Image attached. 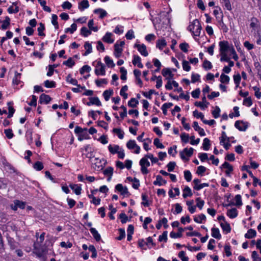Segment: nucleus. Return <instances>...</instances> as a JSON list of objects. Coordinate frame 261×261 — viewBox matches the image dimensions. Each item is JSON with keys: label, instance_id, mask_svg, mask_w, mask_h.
Listing matches in <instances>:
<instances>
[{"label": "nucleus", "instance_id": "nucleus-48", "mask_svg": "<svg viewBox=\"0 0 261 261\" xmlns=\"http://www.w3.org/2000/svg\"><path fill=\"white\" fill-rule=\"evenodd\" d=\"M44 86L48 88H54L56 87V83L54 81L46 80L44 83Z\"/></svg>", "mask_w": 261, "mask_h": 261}, {"label": "nucleus", "instance_id": "nucleus-10", "mask_svg": "<svg viewBox=\"0 0 261 261\" xmlns=\"http://www.w3.org/2000/svg\"><path fill=\"white\" fill-rule=\"evenodd\" d=\"M162 74L168 80H171L173 79L174 75L169 68L163 69Z\"/></svg>", "mask_w": 261, "mask_h": 261}, {"label": "nucleus", "instance_id": "nucleus-55", "mask_svg": "<svg viewBox=\"0 0 261 261\" xmlns=\"http://www.w3.org/2000/svg\"><path fill=\"white\" fill-rule=\"evenodd\" d=\"M66 81L73 85H77V81L76 79L72 78L70 74L68 75L66 77Z\"/></svg>", "mask_w": 261, "mask_h": 261}, {"label": "nucleus", "instance_id": "nucleus-29", "mask_svg": "<svg viewBox=\"0 0 261 261\" xmlns=\"http://www.w3.org/2000/svg\"><path fill=\"white\" fill-rule=\"evenodd\" d=\"M192 194L191 189L189 187L186 186L184 189V193L182 194L183 197L186 198L188 196L191 197Z\"/></svg>", "mask_w": 261, "mask_h": 261}, {"label": "nucleus", "instance_id": "nucleus-15", "mask_svg": "<svg viewBox=\"0 0 261 261\" xmlns=\"http://www.w3.org/2000/svg\"><path fill=\"white\" fill-rule=\"evenodd\" d=\"M133 64L134 65H137V66L139 68H142L143 67V65L141 62V58L139 56H138L137 55L134 56Z\"/></svg>", "mask_w": 261, "mask_h": 261}, {"label": "nucleus", "instance_id": "nucleus-28", "mask_svg": "<svg viewBox=\"0 0 261 261\" xmlns=\"http://www.w3.org/2000/svg\"><path fill=\"white\" fill-rule=\"evenodd\" d=\"M166 44V40L164 39L158 40L156 41V47H158L161 50L163 49Z\"/></svg>", "mask_w": 261, "mask_h": 261}, {"label": "nucleus", "instance_id": "nucleus-6", "mask_svg": "<svg viewBox=\"0 0 261 261\" xmlns=\"http://www.w3.org/2000/svg\"><path fill=\"white\" fill-rule=\"evenodd\" d=\"M95 73L97 75H104L106 74L105 65L100 61L98 62L97 64L95 69Z\"/></svg>", "mask_w": 261, "mask_h": 261}, {"label": "nucleus", "instance_id": "nucleus-52", "mask_svg": "<svg viewBox=\"0 0 261 261\" xmlns=\"http://www.w3.org/2000/svg\"><path fill=\"white\" fill-rule=\"evenodd\" d=\"M197 202L196 207L197 206L200 210H201L204 205V201L198 197L196 199Z\"/></svg>", "mask_w": 261, "mask_h": 261}, {"label": "nucleus", "instance_id": "nucleus-24", "mask_svg": "<svg viewBox=\"0 0 261 261\" xmlns=\"http://www.w3.org/2000/svg\"><path fill=\"white\" fill-rule=\"evenodd\" d=\"M84 47L86 50L84 55L87 56L92 52V47L91 44L89 42H86L84 44Z\"/></svg>", "mask_w": 261, "mask_h": 261}, {"label": "nucleus", "instance_id": "nucleus-53", "mask_svg": "<svg viewBox=\"0 0 261 261\" xmlns=\"http://www.w3.org/2000/svg\"><path fill=\"white\" fill-rule=\"evenodd\" d=\"M33 167L36 170L40 171L43 168V165L41 162L37 161L34 164Z\"/></svg>", "mask_w": 261, "mask_h": 261}, {"label": "nucleus", "instance_id": "nucleus-4", "mask_svg": "<svg viewBox=\"0 0 261 261\" xmlns=\"http://www.w3.org/2000/svg\"><path fill=\"white\" fill-rule=\"evenodd\" d=\"M194 151V149L192 147L188 149L187 148H185L183 151L180 152V156L182 160L188 161L189 159L186 158L185 155L188 157H190L192 155Z\"/></svg>", "mask_w": 261, "mask_h": 261}, {"label": "nucleus", "instance_id": "nucleus-39", "mask_svg": "<svg viewBox=\"0 0 261 261\" xmlns=\"http://www.w3.org/2000/svg\"><path fill=\"white\" fill-rule=\"evenodd\" d=\"M250 25L251 28L254 29L257 28L259 25L258 20L255 17L252 18L251 19V23Z\"/></svg>", "mask_w": 261, "mask_h": 261}, {"label": "nucleus", "instance_id": "nucleus-12", "mask_svg": "<svg viewBox=\"0 0 261 261\" xmlns=\"http://www.w3.org/2000/svg\"><path fill=\"white\" fill-rule=\"evenodd\" d=\"M193 127H194V129L196 131L198 132L200 136H204L205 135V133L204 132V129L199 126L198 123L197 122L194 121L193 122Z\"/></svg>", "mask_w": 261, "mask_h": 261}, {"label": "nucleus", "instance_id": "nucleus-11", "mask_svg": "<svg viewBox=\"0 0 261 261\" xmlns=\"http://www.w3.org/2000/svg\"><path fill=\"white\" fill-rule=\"evenodd\" d=\"M222 167L227 169L225 173L227 176H230V173L233 171V167L227 162H225Z\"/></svg>", "mask_w": 261, "mask_h": 261}, {"label": "nucleus", "instance_id": "nucleus-17", "mask_svg": "<svg viewBox=\"0 0 261 261\" xmlns=\"http://www.w3.org/2000/svg\"><path fill=\"white\" fill-rule=\"evenodd\" d=\"M227 215L231 219L234 218L238 216V211L236 208H233L227 211Z\"/></svg>", "mask_w": 261, "mask_h": 261}, {"label": "nucleus", "instance_id": "nucleus-33", "mask_svg": "<svg viewBox=\"0 0 261 261\" xmlns=\"http://www.w3.org/2000/svg\"><path fill=\"white\" fill-rule=\"evenodd\" d=\"M220 225L223 231H226V233L230 232L231 228L229 223L227 222H225L224 223H221Z\"/></svg>", "mask_w": 261, "mask_h": 261}, {"label": "nucleus", "instance_id": "nucleus-18", "mask_svg": "<svg viewBox=\"0 0 261 261\" xmlns=\"http://www.w3.org/2000/svg\"><path fill=\"white\" fill-rule=\"evenodd\" d=\"M166 181L162 178V177L161 175H157L156 177V180L153 181V184L154 185H158L159 186H161L164 184H166Z\"/></svg>", "mask_w": 261, "mask_h": 261}, {"label": "nucleus", "instance_id": "nucleus-51", "mask_svg": "<svg viewBox=\"0 0 261 261\" xmlns=\"http://www.w3.org/2000/svg\"><path fill=\"white\" fill-rule=\"evenodd\" d=\"M51 18H52L51 23L55 26V28L56 29H58L59 28V25H58V23L57 21V19H58L57 15L56 14H53Z\"/></svg>", "mask_w": 261, "mask_h": 261}, {"label": "nucleus", "instance_id": "nucleus-49", "mask_svg": "<svg viewBox=\"0 0 261 261\" xmlns=\"http://www.w3.org/2000/svg\"><path fill=\"white\" fill-rule=\"evenodd\" d=\"M138 103V101L136 98H132L128 102V106L129 107L136 108Z\"/></svg>", "mask_w": 261, "mask_h": 261}, {"label": "nucleus", "instance_id": "nucleus-23", "mask_svg": "<svg viewBox=\"0 0 261 261\" xmlns=\"http://www.w3.org/2000/svg\"><path fill=\"white\" fill-rule=\"evenodd\" d=\"M90 231L96 241H100L101 239L100 235L98 233L96 229L94 228H91Z\"/></svg>", "mask_w": 261, "mask_h": 261}, {"label": "nucleus", "instance_id": "nucleus-35", "mask_svg": "<svg viewBox=\"0 0 261 261\" xmlns=\"http://www.w3.org/2000/svg\"><path fill=\"white\" fill-rule=\"evenodd\" d=\"M91 34V31L86 27H83L81 30V34L84 37H87Z\"/></svg>", "mask_w": 261, "mask_h": 261}, {"label": "nucleus", "instance_id": "nucleus-42", "mask_svg": "<svg viewBox=\"0 0 261 261\" xmlns=\"http://www.w3.org/2000/svg\"><path fill=\"white\" fill-rule=\"evenodd\" d=\"M77 25L75 23H73L71 24V28H68L65 30V33L69 32L71 34L73 33L74 31L76 30Z\"/></svg>", "mask_w": 261, "mask_h": 261}, {"label": "nucleus", "instance_id": "nucleus-14", "mask_svg": "<svg viewBox=\"0 0 261 261\" xmlns=\"http://www.w3.org/2000/svg\"><path fill=\"white\" fill-rule=\"evenodd\" d=\"M178 231L176 232V233L173 231L171 232L170 233V237L172 238H178L181 237L182 233L184 231V229L181 227H179L178 229Z\"/></svg>", "mask_w": 261, "mask_h": 261}, {"label": "nucleus", "instance_id": "nucleus-40", "mask_svg": "<svg viewBox=\"0 0 261 261\" xmlns=\"http://www.w3.org/2000/svg\"><path fill=\"white\" fill-rule=\"evenodd\" d=\"M63 64L71 68L74 65L75 62L71 58H69L67 60L64 61Z\"/></svg>", "mask_w": 261, "mask_h": 261}, {"label": "nucleus", "instance_id": "nucleus-64", "mask_svg": "<svg viewBox=\"0 0 261 261\" xmlns=\"http://www.w3.org/2000/svg\"><path fill=\"white\" fill-rule=\"evenodd\" d=\"M185 255V252L184 251H181L178 253V257L182 260V261H188L189 258Z\"/></svg>", "mask_w": 261, "mask_h": 261}, {"label": "nucleus", "instance_id": "nucleus-58", "mask_svg": "<svg viewBox=\"0 0 261 261\" xmlns=\"http://www.w3.org/2000/svg\"><path fill=\"white\" fill-rule=\"evenodd\" d=\"M202 66L206 70H210V69H212V68L213 67L212 63L210 61H208L206 60H205L203 62Z\"/></svg>", "mask_w": 261, "mask_h": 261}, {"label": "nucleus", "instance_id": "nucleus-61", "mask_svg": "<svg viewBox=\"0 0 261 261\" xmlns=\"http://www.w3.org/2000/svg\"><path fill=\"white\" fill-rule=\"evenodd\" d=\"M167 231H165L163 232L162 235H160L159 237V241L160 242L164 241L166 242L167 241Z\"/></svg>", "mask_w": 261, "mask_h": 261}, {"label": "nucleus", "instance_id": "nucleus-20", "mask_svg": "<svg viewBox=\"0 0 261 261\" xmlns=\"http://www.w3.org/2000/svg\"><path fill=\"white\" fill-rule=\"evenodd\" d=\"M70 187L74 191L76 195H79L81 194L82 188L80 186L75 184H71L70 185Z\"/></svg>", "mask_w": 261, "mask_h": 261}, {"label": "nucleus", "instance_id": "nucleus-26", "mask_svg": "<svg viewBox=\"0 0 261 261\" xmlns=\"http://www.w3.org/2000/svg\"><path fill=\"white\" fill-rule=\"evenodd\" d=\"M94 13L95 14H99V18L101 19H102L107 14V13L105 10L100 8L94 10Z\"/></svg>", "mask_w": 261, "mask_h": 261}, {"label": "nucleus", "instance_id": "nucleus-41", "mask_svg": "<svg viewBox=\"0 0 261 261\" xmlns=\"http://www.w3.org/2000/svg\"><path fill=\"white\" fill-rule=\"evenodd\" d=\"M105 61L108 67L112 68L115 66V64L113 60H111L109 56H106L105 57Z\"/></svg>", "mask_w": 261, "mask_h": 261}, {"label": "nucleus", "instance_id": "nucleus-47", "mask_svg": "<svg viewBox=\"0 0 261 261\" xmlns=\"http://www.w3.org/2000/svg\"><path fill=\"white\" fill-rule=\"evenodd\" d=\"M128 89V87L126 85L123 86L120 90V94L122 96L124 99H126L127 98V94L125 93V91Z\"/></svg>", "mask_w": 261, "mask_h": 261}, {"label": "nucleus", "instance_id": "nucleus-60", "mask_svg": "<svg viewBox=\"0 0 261 261\" xmlns=\"http://www.w3.org/2000/svg\"><path fill=\"white\" fill-rule=\"evenodd\" d=\"M220 109L218 106H216L215 109L212 111V114L215 118H217L220 116Z\"/></svg>", "mask_w": 261, "mask_h": 261}, {"label": "nucleus", "instance_id": "nucleus-2", "mask_svg": "<svg viewBox=\"0 0 261 261\" xmlns=\"http://www.w3.org/2000/svg\"><path fill=\"white\" fill-rule=\"evenodd\" d=\"M141 166V171L143 174H146L148 173L147 167L150 166V163L148 159L145 156L142 158L139 162Z\"/></svg>", "mask_w": 261, "mask_h": 261}, {"label": "nucleus", "instance_id": "nucleus-5", "mask_svg": "<svg viewBox=\"0 0 261 261\" xmlns=\"http://www.w3.org/2000/svg\"><path fill=\"white\" fill-rule=\"evenodd\" d=\"M249 123L243 121L238 120L235 122L234 126L240 131H245L248 127Z\"/></svg>", "mask_w": 261, "mask_h": 261}, {"label": "nucleus", "instance_id": "nucleus-9", "mask_svg": "<svg viewBox=\"0 0 261 261\" xmlns=\"http://www.w3.org/2000/svg\"><path fill=\"white\" fill-rule=\"evenodd\" d=\"M115 189L124 196L129 194L127 188L126 187H123L122 184H117L115 187Z\"/></svg>", "mask_w": 261, "mask_h": 261}, {"label": "nucleus", "instance_id": "nucleus-34", "mask_svg": "<svg viewBox=\"0 0 261 261\" xmlns=\"http://www.w3.org/2000/svg\"><path fill=\"white\" fill-rule=\"evenodd\" d=\"M39 26L37 29V31L38 32V35L40 36H44L45 35L43 32V31L45 30V26L44 24L41 22L39 24Z\"/></svg>", "mask_w": 261, "mask_h": 261}, {"label": "nucleus", "instance_id": "nucleus-25", "mask_svg": "<svg viewBox=\"0 0 261 261\" xmlns=\"http://www.w3.org/2000/svg\"><path fill=\"white\" fill-rule=\"evenodd\" d=\"M256 232L254 229H249L245 234V237L247 239H251L256 236Z\"/></svg>", "mask_w": 261, "mask_h": 261}, {"label": "nucleus", "instance_id": "nucleus-37", "mask_svg": "<svg viewBox=\"0 0 261 261\" xmlns=\"http://www.w3.org/2000/svg\"><path fill=\"white\" fill-rule=\"evenodd\" d=\"M89 100H90V103H92V105H95L97 106H100L101 105V102L97 97H91L89 98Z\"/></svg>", "mask_w": 261, "mask_h": 261}, {"label": "nucleus", "instance_id": "nucleus-54", "mask_svg": "<svg viewBox=\"0 0 261 261\" xmlns=\"http://www.w3.org/2000/svg\"><path fill=\"white\" fill-rule=\"evenodd\" d=\"M229 81V77L228 75L222 74L220 76V82L222 83L228 84Z\"/></svg>", "mask_w": 261, "mask_h": 261}, {"label": "nucleus", "instance_id": "nucleus-8", "mask_svg": "<svg viewBox=\"0 0 261 261\" xmlns=\"http://www.w3.org/2000/svg\"><path fill=\"white\" fill-rule=\"evenodd\" d=\"M220 46V53H226L229 50L230 46L228 41H220L219 43Z\"/></svg>", "mask_w": 261, "mask_h": 261}, {"label": "nucleus", "instance_id": "nucleus-27", "mask_svg": "<svg viewBox=\"0 0 261 261\" xmlns=\"http://www.w3.org/2000/svg\"><path fill=\"white\" fill-rule=\"evenodd\" d=\"M89 6L88 1L87 0H83L79 5V9L81 11L85 9L88 8Z\"/></svg>", "mask_w": 261, "mask_h": 261}, {"label": "nucleus", "instance_id": "nucleus-50", "mask_svg": "<svg viewBox=\"0 0 261 261\" xmlns=\"http://www.w3.org/2000/svg\"><path fill=\"white\" fill-rule=\"evenodd\" d=\"M120 72L121 74L120 76V78L122 80H126V74L127 71L123 67H121L120 69Z\"/></svg>", "mask_w": 261, "mask_h": 261}, {"label": "nucleus", "instance_id": "nucleus-30", "mask_svg": "<svg viewBox=\"0 0 261 261\" xmlns=\"http://www.w3.org/2000/svg\"><path fill=\"white\" fill-rule=\"evenodd\" d=\"M210 140L209 139L205 138L203 140L202 144L203 149L204 150H208L210 148Z\"/></svg>", "mask_w": 261, "mask_h": 261}, {"label": "nucleus", "instance_id": "nucleus-46", "mask_svg": "<svg viewBox=\"0 0 261 261\" xmlns=\"http://www.w3.org/2000/svg\"><path fill=\"white\" fill-rule=\"evenodd\" d=\"M220 143L222 144L224 143L225 141L229 142L230 138L227 137L226 134L225 132H222L221 134V136L220 137Z\"/></svg>", "mask_w": 261, "mask_h": 261}, {"label": "nucleus", "instance_id": "nucleus-38", "mask_svg": "<svg viewBox=\"0 0 261 261\" xmlns=\"http://www.w3.org/2000/svg\"><path fill=\"white\" fill-rule=\"evenodd\" d=\"M103 172L105 175L109 176L110 178H111L113 173V168L111 167H109L104 170Z\"/></svg>", "mask_w": 261, "mask_h": 261}, {"label": "nucleus", "instance_id": "nucleus-45", "mask_svg": "<svg viewBox=\"0 0 261 261\" xmlns=\"http://www.w3.org/2000/svg\"><path fill=\"white\" fill-rule=\"evenodd\" d=\"M12 104V102H8V105L9 106L8 110H9V114L8 116V118H10L13 116V114L15 112V109L11 106Z\"/></svg>", "mask_w": 261, "mask_h": 261}, {"label": "nucleus", "instance_id": "nucleus-59", "mask_svg": "<svg viewBox=\"0 0 261 261\" xmlns=\"http://www.w3.org/2000/svg\"><path fill=\"white\" fill-rule=\"evenodd\" d=\"M91 69V67L89 66L86 65L82 67L80 70V72L81 74H83L85 72H89Z\"/></svg>", "mask_w": 261, "mask_h": 261}, {"label": "nucleus", "instance_id": "nucleus-43", "mask_svg": "<svg viewBox=\"0 0 261 261\" xmlns=\"http://www.w3.org/2000/svg\"><path fill=\"white\" fill-rule=\"evenodd\" d=\"M113 91L112 90H106L103 93V96L105 98V99L106 101L109 100L110 96L112 95Z\"/></svg>", "mask_w": 261, "mask_h": 261}, {"label": "nucleus", "instance_id": "nucleus-44", "mask_svg": "<svg viewBox=\"0 0 261 261\" xmlns=\"http://www.w3.org/2000/svg\"><path fill=\"white\" fill-rule=\"evenodd\" d=\"M113 131L114 133H116L118 135L119 138L120 139L123 138L124 133L120 128H115L113 129Z\"/></svg>", "mask_w": 261, "mask_h": 261}, {"label": "nucleus", "instance_id": "nucleus-56", "mask_svg": "<svg viewBox=\"0 0 261 261\" xmlns=\"http://www.w3.org/2000/svg\"><path fill=\"white\" fill-rule=\"evenodd\" d=\"M252 89L255 92V96L257 99H260L261 98V92H260L259 88L257 86H254L252 87Z\"/></svg>", "mask_w": 261, "mask_h": 261}, {"label": "nucleus", "instance_id": "nucleus-16", "mask_svg": "<svg viewBox=\"0 0 261 261\" xmlns=\"http://www.w3.org/2000/svg\"><path fill=\"white\" fill-rule=\"evenodd\" d=\"M212 236L217 239L220 240L221 238V235L220 233L219 229L218 228H212Z\"/></svg>", "mask_w": 261, "mask_h": 261}, {"label": "nucleus", "instance_id": "nucleus-21", "mask_svg": "<svg viewBox=\"0 0 261 261\" xmlns=\"http://www.w3.org/2000/svg\"><path fill=\"white\" fill-rule=\"evenodd\" d=\"M206 216L203 214L194 217V221L197 223H202L203 221H205Z\"/></svg>", "mask_w": 261, "mask_h": 261}, {"label": "nucleus", "instance_id": "nucleus-63", "mask_svg": "<svg viewBox=\"0 0 261 261\" xmlns=\"http://www.w3.org/2000/svg\"><path fill=\"white\" fill-rule=\"evenodd\" d=\"M4 133L8 139H12L14 136L13 133H12V130L10 128L5 129Z\"/></svg>", "mask_w": 261, "mask_h": 261}, {"label": "nucleus", "instance_id": "nucleus-57", "mask_svg": "<svg viewBox=\"0 0 261 261\" xmlns=\"http://www.w3.org/2000/svg\"><path fill=\"white\" fill-rule=\"evenodd\" d=\"M193 116L197 118H200L201 120L203 121V120L204 119V115L201 112H199L197 110H195L193 112Z\"/></svg>", "mask_w": 261, "mask_h": 261}, {"label": "nucleus", "instance_id": "nucleus-19", "mask_svg": "<svg viewBox=\"0 0 261 261\" xmlns=\"http://www.w3.org/2000/svg\"><path fill=\"white\" fill-rule=\"evenodd\" d=\"M108 149L112 154H114L117 153L118 151L120 149V148L118 145H115L114 146L109 145L108 146Z\"/></svg>", "mask_w": 261, "mask_h": 261}, {"label": "nucleus", "instance_id": "nucleus-1", "mask_svg": "<svg viewBox=\"0 0 261 261\" xmlns=\"http://www.w3.org/2000/svg\"><path fill=\"white\" fill-rule=\"evenodd\" d=\"M188 29L193 33L194 36H199L200 34L202 27L199 20L196 19L188 26Z\"/></svg>", "mask_w": 261, "mask_h": 261}, {"label": "nucleus", "instance_id": "nucleus-36", "mask_svg": "<svg viewBox=\"0 0 261 261\" xmlns=\"http://www.w3.org/2000/svg\"><path fill=\"white\" fill-rule=\"evenodd\" d=\"M126 146L129 149H135L137 146V145L135 141L130 140L127 142Z\"/></svg>", "mask_w": 261, "mask_h": 261}, {"label": "nucleus", "instance_id": "nucleus-32", "mask_svg": "<svg viewBox=\"0 0 261 261\" xmlns=\"http://www.w3.org/2000/svg\"><path fill=\"white\" fill-rule=\"evenodd\" d=\"M87 128H85V130L81 133L78 137V140L79 141H82L84 139H86L88 138V134L87 132Z\"/></svg>", "mask_w": 261, "mask_h": 261}, {"label": "nucleus", "instance_id": "nucleus-62", "mask_svg": "<svg viewBox=\"0 0 261 261\" xmlns=\"http://www.w3.org/2000/svg\"><path fill=\"white\" fill-rule=\"evenodd\" d=\"M146 245H147L149 248H151L152 247H154L155 244L153 242L152 239L151 237H148L147 239V242H146Z\"/></svg>", "mask_w": 261, "mask_h": 261}, {"label": "nucleus", "instance_id": "nucleus-31", "mask_svg": "<svg viewBox=\"0 0 261 261\" xmlns=\"http://www.w3.org/2000/svg\"><path fill=\"white\" fill-rule=\"evenodd\" d=\"M10 19L8 16L5 17V19L2 21L3 24L1 27L3 30L7 29L10 25Z\"/></svg>", "mask_w": 261, "mask_h": 261}, {"label": "nucleus", "instance_id": "nucleus-3", "mask_svg": "<svg viewBox=\"0 0 261 261\" xmlns=\"http://www.w3.org/2000/svg\"><path fill=\"white\" fill-rule=\"evenodd\" d=\"M125 44V42L123 41H120L119 43L117 42L114 45V54L116 58H119L123 50L122 47Z\"/></svg>", "mask_w": 261, "mask_h": 261}, {"label": "nucleus", "instance_id": "nucleus-22", "mask_svg": "<svg viewBox=\"0 0 261 261\" xmlns=\"http://www.w3.org/2000/svg\"><path fill=\"white\" fill-rule=\"evenodd\" d=\"M112 34L111 33L107 32L102 38V40L108 43H112L114 42V39L111 38Z\"/></svg>", "mask_w": 261, "mask_h": 261}, {"label": "nucleus", "instance_id": "nucleus-13", "mask_svg": "<svg viewBox=\"0 0 261 261\" xmlns=\"http://www.w3.org/2000/svg\"><path fill=\"white\" fill-rule=\"evenodd\" d=\"M50 100H51V98L48 95H46L45 94H42L40 96L39 102L40 103H44L47 104V103H49Z\"/></svg>", "mask_w": 261, "mask_h": 261}, {"label": "nucleus", "instance_id": "nucleus-7", "mask_svg": "<svg viewBox=\"0 0 261 261\" xmlns=\"http://www.w3.org/2000/svg\"><path fill=\"white\" fill-rule=\"evenodd\" d=\"M134 47L137 48L140 53L144 57H146L148 56V53L146 49V46L144 44L141 45L138 44H135L134 45Z\"/></svg>", "mask_w": 261, "mask_h": 261}]
</instances>
